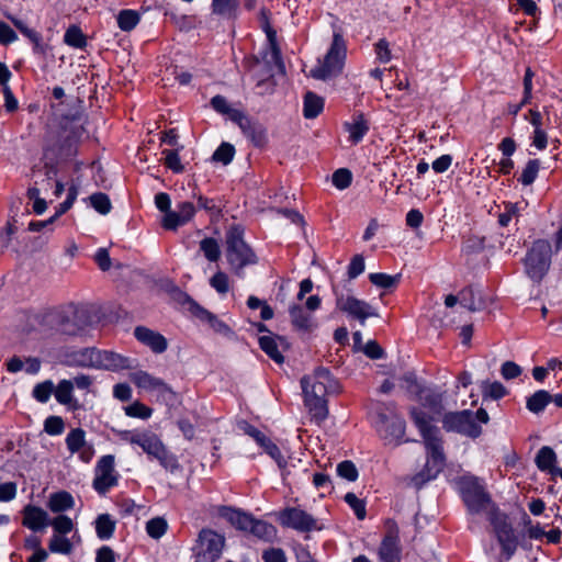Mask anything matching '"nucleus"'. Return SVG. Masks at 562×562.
<instances>
[{"instance_id": "obj_1", "label": "nucleus", "mask_w": 562, "mask_h": 562, "mask_svg": "<svg viewBox=\"0 0 562 562\" xmlns=\"http://www.w3.org/2000/svg\"><path fill=\"white\" fill-rule=\"evenodd\" d=\"M301 386L305 406L308 408L312 418L321 424L328 416L326 396L339 391L338 382L328 369L319 367L315 369L312 375H304L301 379Z\"/></svg>"}, {"instance_id": "obj_2", "label": "nucleus", "mask_w": 562, "mask_h": 562, "mask_svg": "<svg viewBox=\"0 0 562 562\" xmlns=\"http://www.w3.org/2000/svg\"><path fill=\"white\" fill-rule=\"evenodd\" d=\"M44 321L58 334L76 336L92 325L93 316L90 308L85 305H69L48 313Z\"/></svg>"}, {"instance_id": "obj_3", "label": "nucleus", "mask_w": 562, "mask_h": 562, "mask_svg": "<svg viewBox=\"0 0 562 562\" xmlns=\"http://www.w3.org/2000/svg\"><path fill=\"white\" fill-rule=\"evenodd\" d=\"M226 258L236 276L244 277V268L257 263V256L244 240V229L231 226L225 235Z\"/></svg>"}, {"instance_id": "obj_4", "label": "nucleus", "mask_w": 562, "mask_h": 562, "mask_svg": "<svg viewBox=\"0 0 562 562\" xmlns=\"http://www.w3.org/2000/svg\"><path fill=\"white\" fill-rule=\"evenodd\" d=\"M488 420V414L484 408H480L475 413L464 409L445 414L442 426L447 431H454L471 438H477L482 434V428L477 422L487 424Z\"/></svg>"}, {"instance_id": "obj_5", "label": "nucleus", "mask_w": 562, "mask_h": 562, "mask_svg": "<svg viewBox=\"0 0 562 562\" xmlns=\"http://www.w3.org/2000/svg\"><path fill=\"white\" fill-rule=\"evenodd\" d=\"M427 449V461L422 472L412 477V484L420 488L425 483L437 477L446 465L442 440L439 434L424 439Z\"/></svg>"}, {"instance_id": "obj_6", "label": "nucleus", "mask_w": 562, "mask_h": 562, "mask_svg": "<svg viewBox=\"0 0 562 562\" xmlns=\"http://www.w3.org/2000/svg\"><path fill=\"white\" fill-rule=\"evenodd\" d=\"M346 59V43L339 33H334L331 45L317 66L311 69V76L315 79L326 80L338 76L344 68Z\"/></svg>"}, {"instance_id": "obj_7", "label": "nucleus", "mask_w": 562, "mask_h": 562, "mask_svg": "<svg viewBox=\"0 0 562 562\" xmlns=\"http://www.w3.org/2000/svg\"><path fill=\"white\" fill-rule=\"evenodd\" d=\"M375 428L387 445H400L405 434V422L396 414L395 405L390 403L376 413Z\"/></svg>"}, {"instance_id": "obj_8", "label": "nucleus", "mask_w": 562, "mask_h": 562, "mask_svg": "<svg viewBox=\"0 0 562 562\" xmlns=\"http://www.w3.org/2000/svg\"><path fill=\"white\" fill-rule=\"evenodd\" d=\"M458 484L461 497L471 514H480L493 506L488 493L477 477L464 475Z\"/></svg>"}, {"instance_id": "obj_9", "label": "nucleus", "mask_w": 562, "mask_h": 562, "mask_svg": "<svg viewBox=\"0 0 562 562\" xmlns=\"http://www.w3.org/2000/svg\"><path fill=\"white\" fill-rule=\"evenodd\" d=\"M551 263V245L546 239H538L525 258L526 272L535 282H540Z\"/></svg>"}, {"instance_id": "obj_10", "label": "nucleus", "mask_w": 562, "mask_h": 562, "mask_svg": "<svg viewBox=\"0 0 562 562\" xmlns=\"http://www.w3.org/2000/svg\"><path fill=\"white\" fill-rule=\"evenodd\" d=\"M79 136L78 128L64 127L56 135H49L46 153H52L58 159H69L77 154Z\"/></svg>"}, {"instance_id": "obj_11", "label": "nucleus", "mask_w": 562, "mask_h": 562, "mask_svg": "<svg viewBox=\"0 0 562 562\" xmlns=\"http://www.w3.org/2000/svg\"><path fill=\"white\" fill-rule=\"evenodd\" d=\"M114 456L106 454L99 459L94 469L93 488L104 495L109 490L117 484V473L115 472Z\"/></svg>"}, {"instance_id": "obj_12", "label": "nucleus", "mask_w": 562, "mask_h": 562, "mask_svg": "<svg viewBox=\"0 0 562 562\" xmlns=\"http://www.w3.org/2000/svg\"><path fill=\"white\" fill-rule=\"evenodd\" d=\"M282 526L294 529L300 532L321 530L322 526L307 512L299 507H288L279 516Z\"/></svg>"}, {"instance_id": "obj_13", "label": "nucleus", "mask_w": 562, "mask_h": 562, "mask_svg": "<svg viewBox=\"0 0 562 562\" xmlns=\"http://www.w3.org/2000/svg\"><path fill=\"white\" fill-rule=\"evenodd\" d=\"M336 306L350 317L358 319L361 325H364L367 318L378 316V313L369 303L352 295L346 296L336 293Z\"/></svg>"}, {"instance_id": "obj_14", "label": "nucleus", "mask_w": 562, "mask_h": 562, "mask_svg": "<svg viewBox=\"0 0 562 562\" xmlns=\"http://www.w3.org/2000/svg\"><path fill=\"white\" fill-rule=\"evenodd\" d=\"M139 447L149 457L157 459L165 469L173 470L178 467L175 456L167 451L156 435L146 432Z\"/></svg>"}, {"instance_id": "obj_15", "label": "nucleus", "mask_w": 562, "mask_h": 562, "mask_svg": "<svg viewBox=\"0 0 562 562\" xmlns=\"http://www.w3.org/2000/svg\"><path fill=\"white\" fill-rule=\"evenodd\" d=\"M491 522L503 552L509 559L518 547V539L514 533L512 525L507 522L504 515L498 514L491 518Z\"/></svg>"}, {"instance_id": "obj_16", "label": "nucleus", "mask_w": 562, "mask_h": 562, "mask_svg": "<svg viewBox=\"0 0 562 562\" xmlns=\"http://www.w3.org/2000/svg\"><path fill=\"white\" fill-rule=\"evenodd\" d=\"M70 454H78L83 463H89L94 457L95 450L92 443L86 439V431L82 428L71 429L65 439Z\"/></svg>"}, {"instance_id": "obj_17", "label": "nucleus", "mask_w": 562, "mask_h": 562, "mask_svg": "<svg viewBox=\"0 0 562 562\" xmlns=\"http://www.w3.org/2000/svg\"><path fill=\"white\" fill-rule=\"evenodd\" d=\"M199 542L204 560L213 562L220 559L225 544L223 536L213 530L203 529L199 535Z\"/></svg>"}, {"instance_id": "obj_18", "label": "nucleus", "mask_w": 562, "mask_h": 562, "mask_svg": "<svg viewBox=\"0 0 562 562\" xmlns=\"http://www.w3.org/2000/svg\"><path fill=\"white\" fill-rule=\"evenodd\" d=\"M233 122L239 126L244 135L249 138L255 146L262 147L267 143L266 128L261 124L252 122L245 113H235Z\"/></svg>"}, {"instance_id": "obj_19", "label": "nucleus", "mask_w": 562, "mask_h": 562, "mask_svg": "<svg viewBox=\"0 0 562 562\" xmlns=\"http://www.w3.org/2000/svg\"><path fill=\"white\" fill-rule=\"evenodd\" d=\"M133 362L134 360L131 358L124 357L114 351L98 349L97 369L121 371L133 368Z\"/></svg>"}, {"instance_id": "obj_20", "label": "nucleus", "mask_w": 562, "mask_h": 562, "mask_svg": "<svg viewBox=\"0 0 562 562\" xmlns=\"http://www.w3.org/2000/svg\"><path fill=\"white\" fill-rule=\"evenodd\" d=\"M136 339L155 353H162L168 348L167 339L159 333L145 326H137L134 330Z\"/></svg>"}, {"instance_id": "obj_21", "label": "nucleus", "mask_w": 562, "mask_h": 562, "mask_svg": "<svg viewBox=\"0 0 562 562\" xmlns=\"http://www.w3.org/2000/svg\"><path fill=\"white\" fill-rule=\"evenodd\" d=\"M398 542V530L396 527H393L383 538L379 549V555L383 562H401V548Z\"/></svg>"}, {"instance_id": "obj_22", "label": "nucleus", "mask_w": 562, "mask_h": 562, "mask_svg": "<svg viewBox=\"0 0 562 562\" xmlns=\"http://www.w3.org/2000/svg\"><path fill=\"white\" fill-rule=\"evenodd\" d=\"M216 514L226 519L233 527L241 531H248L252 516L231 506H217Z\"/></svg>"}, {"instance_id": "obj_23", "label": "nucleus", "mask_w": 562, "mask_h": 562, "mask_svg": "<svg viewBox=\"0 0 562 562\" xmlns=\"http://www.w3.org/2000/svg\"><path fill=\"white\" fill-rule=\"evenodd\" d=\"M22 524L33 531H41L49 525V517L41 507L26 505L23 509Z\"/></svg>"}, {"instance_id": "obj_24", "label": "nucleus", "mask_w": 562, "mask_h": 562, "mask_svg": "<svg viewBox=\"0 0 562 562\" xmlns=\"http://www.w3.org/2000/svg\"><path fill=\"white\" fill-rule=\"evenodd\" d=\"M131 381L139 389L146 391L171 392L170 386L161 379L149 374L146 371H136L131 373Z\"/></svg>"}, {"instance_id": "obj_25", "label": "nucleus", "mask_w": 562, "mask_h": 562, "mask_svg": "<svg viewBox=\"0 0 562 562\" xmlns=\"http://www.w3.org/2000/svg\"><path fill=\"white\" fill-rule=\"evenodd\" d=\"M189 308L196 317L202 321H206L210 326L218 334L227 336L232 333L228 325H226L223 321L218 319L216 315L212 314L196 302L188 297Z\"/></svg>"}, {"instance_id": "obj_26", "label": "nucleus", "mask_w": 562, "mask_h": 562, "mask_svg": "<svg viewBox=\"0 0 562 562\" xmlns=\"http://www.w3.org/2000/svg\"><path fill=\"white\" fill-rule=\"evenodd\" d=\"M344 128L349 134V140L356 145L362 140L370 127L363 114L357 113L352 115L351 121L344 123Z\"/></svg>"}, {"instance_id": "obj_27", "label": "nucleus", "mask_w": 562, "mask_h": 562, "mask_svg": "<svg viewBox=\"0 0 562 562\" xmlns=\"http://www.w3.org/2000/svg\"><path fill=\"white\" fill-rule=\"evenodd\" d=\"M260 348L277 363H283L284 357L280 347L286 346V340L280 336H261L259 338Z\"/></svg>"}, {"instance_id": "obj_28", "label": "nucleus", "mask_w": 562, "mask_h": 562, "mask_svg": "<svg viewBox=\"0 0 562 562\" xmlns=\"http://www.w3.org/2000/svg\"><path fill=\"white\" fill-rule=\"evenodd\" d=\"M67 362L71 366L97 369L98 349L93 347L72 351L67 356Z\"/></svg>"}, {"instance_id": "obj_29", "label": "nucleus", "mask_w": 562, "mask_h": 562, "mask_svg": "<svg viewBox=\"0 0 562 562\" xmlns=\"http://www.w3.org/2000/svg\"><path fill=\"white\" fill-rule=\"evenodd\" d=\"M237 426L238 429L241 430L245 435L252 438L255 442L263 450V452H266L270 448V445L273 443V441L266 434L246 420H240Z\"/></svg>"}, {"instance_id": "obj_30", "label": "nucleus", "mask_w": 562, "mask_h": 562, "mask_svg": "<svg viewBox=\"0 0 562 562\" xmlns=\"http://www.w3.org/2000/svg\"><path fill=\"white\" fill-rule=\"evenodd\" d=\"M411 416L416 425V427L419 429L423 439H427V437L435 436L439 434V429L432 425H430L429 418L426 413L423 411L413 407L411 409Z\"/></svg>"}, {"instance_id": "obj_31", "label": "nucleus", "mask_w": 562, "mask_h": 562, "mask_svg": "<svg viewBox=\"0 0 562 562\" xmlns=\"http://www.w3.org/2000/svg\"><path fill=\"white\" fill-rule=\"evenodd\" d=\"M459 299L460 304L470 312L480 311L485 306L482 296L472 286L461 290Z\"/></svg>"}, {"instance_id": "obj_32", "label": "nucleus", "mask_w": 562, "mask_h": 562, "mask_svg": "<svg viewBox=\"0 0 562 562\" xmlns=\"http://www.w3.org/2000/svg\"><path fill=\"white\" fill-rule=\"evenodd\" d=\"M419 402L435 413L442 411V393L434 389H420L418 394Z\"/></svg>"}, {"instance_id": "obj_33", "label": "nucleus", "mask_w": 562, "mask_h": 562, "mask_svg": "<svg viewBox=\"0 0 562 562\" xmlns=\"http://www.w3.org/2000/svg\"><path fill=\"white\" fill-rule=\"evenodd\" d=\"M47 505L53 513H63L75 506V499L70 493L60 491L49 496Z\"/></svg>"}, {"instance_id": "obj_34", "label": "nucleus", "mask_w": 562, "mask_h": 562, "mask_svg": "<svg viewBox=\"0 0 562 562\" xmlns=\"http://www.w3.org/2000/svg\"><path fill=\"white\" fill-rule=\"evenodd\" d=\"M535 462L540 471L551 474L555 469L557 454L551 447L543 446L537 452Z\"/></svg>"}, {"instance_id": "obj_35", "label": "nucleus", "mask_w": 562, "mask_h": 562, "mask_svg": "<svg viewBox=\"0 0 562 562\" xmlns=\"http://www.w3.org/2000/svg\"><path fill=\"white\" fill-rule=\"evenodd\" d=\"M11 23L34 44L35 52H43L42 35L33 29H30L22 20L12 14H7Z\"/></svg>"}, {"instance_id": "obj_36", "label": "nucleus", "mask_w": 562, "mask_h": 562, "mask_svg": "<svg viewBox=\"0 0 562 562\" xmlns=\"http://www.w3.org/2000/svg\"><path fill=\"white\" fill-rule=\"evenodd\" d=\"M11 23L34 44L35 52H43L42 35L33 29H30L22 20L12 14H7Z\"/></svg>"}, {"instance_id": "obj_37", "label": "nucleus", "mask_w": 562, "mask_h": 562, "mask_svg": "<svg viewBox=\"0 0 562 562\" xmlns=\"http://www.w3.org/2000/svg\"><path fill=\"white\" fill-rule=\"evenodd\" d=\"M290 316L292 325L302 331H308L313 327L312 316L307 314L302 306L293 305L290 307Z\"/></svg>"}, {"instance_id": "obj_38", "label": "nucleus", "mask_w": 562, "mask_h": 562, "mask_svg": "<svg viewBox=\"0 0 562 562\" xmlns=\"http://www.w3.org/2000/svg\"><path fill=\"white\" fill-rule=\"evenodd\" d=\"M324 109V100L314 92H306L304 97L303 115L305 119H315Z\"/></svg>"}, {"instance_id": "obj_39", "label": "nucleus", "mask_w": 562, "mask_h": 562, "mask_svg": "<svg viewBox=\"0 0 562 562\" xmlns=\"http://www.w3.org/2000/svg\"><path fill=\"white\" fill-rule=\"evenodd\" d=\"M74 383L70 380H61L54 389L55 398L59 404L77 407V402L72 400Z\"/></svg>"}, {"instance_id": "obj_40", "label": "nucleus", "mask_w": 562, "mask_h": 562, "mask_svg": "<svg viewBox=\"0 0 562 562\" xmlns=\"http://www.w3.org/2000/svg\"><path fill=\"white\" fill-rule=\"evenodd\" d=\"M552 398L548 391L539 390L527 398L526 406L531 413L539 414L552 402Z\"/></svg>"}, {"instance_id": "obj_41", "label": "nucleus", "mask_w": 562, "mask_h": 562, "mask_svg": "<svg viewBox=\"0 0 562 562\" xmlns=\"http://www.w3.org/2000/svg\"><path fill=\"white\" fill-rule=\"evenodd\" d=\"M212 12L224 18H236L239 0H212Z\"/></svg>"}, {"instance_id": "obj_42", "label": "nucleus", "mask_w": 562, "mask_h": 562, "mask_svg": "<svg viewBox=\"0 0 562 562\" xmlns=\"http://www.w3.org/2000/svg\"><path fill=\"white\" fill-rule=\"evenodd\" d=\"M116 522L109 514H101L95 519V532L99 539L108 540L115 531Z\"/></svg>"}, {"instance_id": "obj_43", "label": "nucleus", "mask_w": 562, "mask_h": 562, "mask_svg": "<svg viewBox=\"0 0 562 562\" xmlns=\"http://www.w3.org/2000/svg\"><path fill=\"white\" fill-rule=\"evenodd\" d=\"M248 532L252 533L259 539L270 540L276 535V528L267 521L255 519L252 517Z\"/></svg>"}, {"instance_id": "obj_44", "label": "nucleus", "mask_w": 562, "mask_h": 562, "mask_svg": "<svg viewBox=\"0 0 562 562\" xmlns=\"http://www.w3.org/2000/svg\"><path fill=\"white\" fill-rule=\"evenodd\" d=\"M481 392L484 398L499 400L507 394L506 387L501 382H481Z\"/></svg>"}, {"instance_id": "obj_45", "label": "nucleus", "mask_w": 562, "mask_h": 562, "mask_svg": "<svg viewBox=\"0 0 562 562\" xmlns=\"http://www.w3.org/2000/svg\"><path fill=\"white\" fill-rule=\"evenodd\" d=\"M370 282L382 289H391L398 284L401 280V274L390 276L382 272H375L369 274Z\"/></svg>"}, {"instance_id": "obj_46", "label": "nucleus", "mask_w": 562, "mask_h": 562, "mask_svg": "<svg viewBox=\"0 0 562 562\" xmlns=\"http://www.w3.org/2000/svg\"><path fill=\"white\" fill-rule=\"evenodd\" d=\"M64 42L71 47L75 48H83L87 45L86 36L82 33L81 29L71 25L67 29L64 35Z\"/></svg>"}, {"instance_id": "obj_47", "label": "nucleus", "mask_w": 562, "mask_h": 562, "mask_svg": "<svg viewBox=\"0 0 562 562\" xmlns=\"http://www.w3.org/2000/svg\"><path fill=\"white\" fill-rule=\"evenodd\" d=\"M200 250L211 262L217 261L221 257L218 243L212 237H205L200 241Z\"/></svg>"}, {"instance_id": "obj_48", "label": "nucleus", "mask_w": 562, "mask_h": 562, "mask_svg": "<svg viewBox=\"0 0 562 562\" xmlns=\"http://www.w3.org/2000/svg\"><path fill=\"white\" fill-rule=\"evenodd\" d=\"M139 22V15L134 10H122L117 15V25L124 32L132 31Z\"/></svg>"}, {"instance_id": "obj_49", "label": "nucleus", "mask_w": 562, "mask_h": 562, "mask_svg": "<svg viewBox=\"0 0 562 562\" xmlns=\"http://www.w3.org/2000/svg\"><path fill=\"white\" fill-rule=\"evenodd\" d=\"M540 169L539 159H530L521 171L518 181L524 186H530L537 178Z\"/></svg>"}, {"instance_id": "obj_50", "label": "nucleus", "mask_w": 562, "mask_h": 562, "mask_svg": "<svg viewBox=\"0 0 562 562\" xmlns=\"http://www.w3.org/2000/svg\"><path fill=\"white\" fill-rule=\"evenodd\" d=\"M48 548L54 553L69 554L72 550V543L65 535L55 533L49 541Z\"/></svg>"}, {"instance_id": "obj_51", "label": "nucleus", "mask_w": 562, "mask_h": 562, "mask_svg": "<svg viewBox=\"0 0 562 562\" xmlns=\"http://www.w3.org/2000/svg\"><path fill=\"white\" fill-rule=\"evenodd\" d=\"M211 105L217 113L227 115L232 121L235 113H243L239 110L231 108L227 99L221 94H216L211 99Z\"/></svg>"}, {"instance_id": "obj_52", "label": "nucleus", "mask_w": 562, "mask_h": 562, "mask_svg": "<svg viewBox=\"0 0 562 562\" xmlns=\"http://www.w3.org/2000/svg\"><path fill=\"white\" fill-rule=\"evenodd\" d=\"M91 206L100 214L105 215L112 209L111 201L105 193H93L89 198Z\"/></svg>"}, {"instance_id": "obj_53", "label": "nucleus", "mask_w": 562, "mask_h": 562, "mask_svg": "<svg viewBox=\"0 0 562 562\" xmlns=\"http://www.w3.org/2000/svg\"><path fill=\"white\" fill-rule=\"evenodd\" d=\"M55 385L53 381L46 380L44 382L37 383L33 389V397L40 403H46L52 393L54 392Z\"/></svg>"}, {"instance_id": "obj_54", "label": "nucleus", "mask_w": 562, "mask_h": 562, "mask_svg": "<svg viewBox=\"0 0 562 562\" xmlns=\"http://www.w3.org/2000/svg\"><path fill=\"white\" fill-rule=\"evenodd\" d=\"M235 155V148L229 143H222L214 151L212 159L223 165H228Z\"/></svg>"}, {"instance_id": "obj_55", "label": "nucleus", "mask_w": 562, "mask_h": 562, "mask_svg": "<svg viewBox=\"0 0 562 562\" xmlns=\"http://www.w3.org/2000/svg\"><path fill=\"white\" fill-rule=\"evenodd\" d=\"M124 411L128 417L140 419H148L153 414V409L150 407L137 401L124 407Z\"/></svg>"}, {"instance_id": "obj_56", "label": "nucleus", "mask_w": 562, "mask_h": 562, "mask_svg": "<svg viewBox=\"0 0 562 562\" xmlns=\"http://www.w3.org/2000/svg\"><path fill=\"white\" fill-rule=\"evenodd\" d=\"M167 521L161 517L153 518L146 524V531L154 539H159L161 536H164L167 531Z\"/></svg>"}, {"instance_id": "obj_57", "label": "nucleus", "mask_w": 562, "mask_h": 562, "mask_svg": "<svg viewBox=\"0 0 562 562\" xmlns=\"http://www.w3.org/2000/svg\"><path fill=\"white\" fill-rule=\"evenodd\" d=\"M210 285L221 295L229 291L228 276L223 271H217L211 279Z\"/></svg>"}, {"instance_id": "obj_58", "label": "nucleus", "mask_w": 562, "mask_h": 562, "mask_svg": "<svg viewBox=\"0 0 562 562\" xmlns=\"http://www.w3.org/2000/svg\"><path fill=\"white\" fill-rule=\"evenodd\" d=\"M65 430V423L60 416H48L44 422V431L50 436L61 435Z\"/></svg>"}, {"instance_id": "obj_59", "label": "nucleus", "mask_w": 562, "mask_h": 562, "mask_svg": "<svg viewBox=\"0 0 562 562\" xmlns=\"http://www.w3.org/2000/svg\"><path fill=\"white\" fill-rule=\"evenodd\" d=\"M352 181V173L349 169L340 168L333 173V184L339 189H347Z\"/></svg>"}, {"instance_id": "obj_60", "label": "nucleus", "mask_w": 562, "mask_h": 562, "mask_svg": "<svg viewBox=\"0 0 562 562\" xmlns=\"http://www.w3.org/2000/svg\"><path fill=\"white\" fill-rule=\"evenodd\" d=\"M337 474L346 479L350 482H353L358 479V470L355 465V463L350 460H345L338 463L337 465Z\"/></svg>"}, {"instance_id": "obj_61", "label": "nucleus", "mask_w": 562, "mask_h": 562, "mask_svg": "<svg viewBox=\"0 0 562 562\" xmlns=\"http://www.w3.org/2000/svg\"><path fill=\"white\" fill-rule=\"evenodd\" d=\"M345 502L352 508L358 519L362 520L366 517V504L362 499L358 498L353 493L345 495Z\"/></svg>"}, {"instance_id": "obj_62", "label": "nucleus", "mask_w": 562, "mask_h": 562, "mask_svg": "<svg viewBox=\"0 0 562 562\" xmlns=\"http://www.w3.org/2000/svg\"><path fill=\"white\" fill-rule=\"evenodd\" d=\"M49 525L53 526L57 535H67L74 528L72 520L65 515L57 516L53 521H49Z\"/></svg>"}, {"instance_id": "obj_63", "label": "nucleus", "mask_w": 562, "mask_h": 562, "mask_svg": "<svg viewBox=\"0 0 562 562\" xmlns=\"http://www.w3.org/2000/svg\"><path fill=\"white\" fill-rule=\"evenodd\" d=\"M165 156V165L173 172H182L183 166L180 162V157L177 150L165 149L162 150Z\"/></svg>"}, {"instance_id": "obj_64", "label": "nucleus", "mask_w": 562, "mask_h": 562, "mask_svg": "<svg viewBox=\"0 0 562 562\" xmlns=\"http://www.w3.org/2000/svg\"><path fill=\"white\" fill-rule=\"evenodd\" d=\"M263 562H288L285 553L280 548H271L262 553Z\"/></svg>"}]
</instances>
